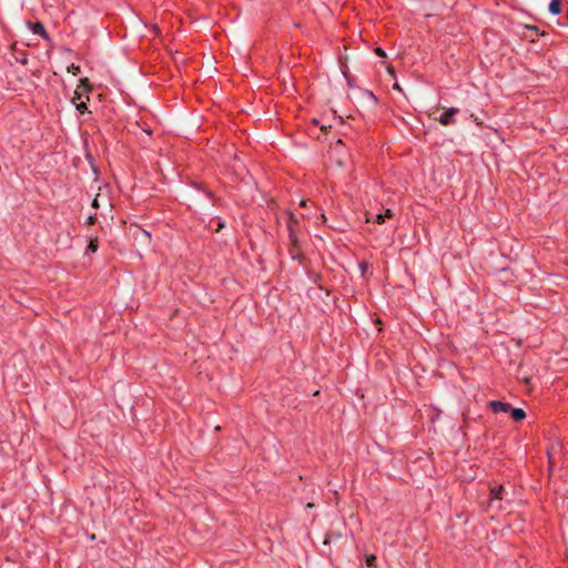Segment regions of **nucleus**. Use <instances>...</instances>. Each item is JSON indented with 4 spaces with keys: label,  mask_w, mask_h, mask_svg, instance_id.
Masks as SVG:
<instances>
[{
    "label": "nucleus",
    "mask_w": 568,
    "mask_h": 568,
    "mask_svg": "<svg viewBox=\"0 0 568 568\" xmlns=\"http://www.w3.org/2000/svg\"><path fill=\"white\" fill-rule=\"evenodd\" d=\"M286 215H287L286 229H287V233H288V241L298 240L300 235L302 233L301 221L291 211H286Z\"/></svg>",
    "instance_id": "obj_1"
},
{
    "label": "nucleus",
    "mask_w": 568,
    "mask_h": 568,
    "mask_svg": "<svg viewBox=\"0 0 568 568\" xmlns=\"http://www.w3.org/2000/svg\"><path fill=\"white\" fill-rule=\"evenodd\" d=\"M288 254L293 261H297L302 265L305 263L306 256L303 252L300 239L288 241Z\"/></svg>",
    "instance_id": "obj_2"
},
{
    "label": "nucleus",
    "mask_w": 568,
    "mask_h": 568,
    "mask_svg": "<svg viewBox=\"0 0 568 568\" xmlns=\"http://www.w3.org/2000/svg\"><path fill=\"white\" fill-rule=\"evenodd\" d=\"M460 112L458 108L452 106L446 109L436 120L444 126L456 123V115Z\"/></svg>",
    "instance_id": "obj_3"
},
{
    "label": "nucleus",
    "mask_w": 568,
    "mask_h": 568,
    "mask_svg": "<svg viewBox=\"0 0 568 568\" xmlns=\"http://www.w3.org/2000/svg\"><path fill=\"white\" fill-rule=\"evenodd\" d=\"M506 489L504 485H493L489 488L488 506H494L495 501H501L505 498Z\"/></svg>",
    "instance_id": "obj_4"
},
{
    "label": "nucleus",
    "mask_w": 568,
    "mask_h": 568,
    "mask_svg": "<svg viewBox=\"0 0 568 568\" xmlns=\"http://www.w3.org/2000/svg\"><path fill=\"white\" fill-rule=\"evenodd\" d=\"M28 28L32 31V33L40 36L44 41L51 42V37L47 32L44 26L40 21H28Z\"/></svg>",
    "instance_id": "obj_5"
},
{
    "label": "nucleus",
    "mask_w": 568,
    "mask_h": 568,
    "mask_svg": "<svg viewBox=\"0 0 568 568\" xmlns=\"http://www.w3.org/2000/svg\"><path fill=\"white\" fill-rule=\"evenodd\" d=\"M488 407L490 408V410L493 413L498 414V413H509L511 405L509 403L501 402V400H491L488 403Z\"/></svg>",
    "instance_id": "obj_6"
},
{
    "label": "nucleus",
    "mask_w": 568,
    "mask_h": 568,
    "mask_svg": "<svg viewBox=\"0 0 568 568\" xmlns=\"http://www.w3.org/2000/svg\"><path fill=\"white\" fill-rule=\"evenodd\" d=\"M191 185L197 190L203 192L209 199L213 201V204L216 205L220 202V199L214 195L212 191L205 187V185L202 182L193 181Z\"/></svg>",
    "instance_id": "obj_7"
},
{
    "label": "nucleus",
    "mask_w": 568,
    "mask_h": 568,
    "mask_svg": "<svg viewBox=\"0 0 568 568\" xmlns=\"http://www.w3.org/2000/svg\"><path fill=\"white\" fill-rule=\"evenodd\" d=\"M510 417L514 422H521L526 418V412L523 408L510 407L509 409Z\"/></svg>",
    "instance_id": "obj_8"
},
{
    "label": "nucleus",
    "mask_w": 568,
    "mask_h": 568,
    "mask_svg": "<svg viewBox=\"0 0 568 568\" xmlns=\"http://www.w3.org/2000/svg\"><path fill=\"white\" fill-rule=\"evenodd\" d=\"M551 14L557 16L562 11V0H551L548 7Z\"/></svg>",
    "instance_id": "obj_9"
},
{
    "label": "nucleus",
    "mask_w": 568,
    "mask_h": 568,
    "mask_svg": "<svg viewBox=\"0 0 568 568\" xmlns=\"http://www.w3.org/2000/svg\"><path fill=\"white\" fill-rule=\"evenodd\" d=\"M386 220L384 219V216L378 213V214H375V215H371V214H367V217H366V222L368 223H376V224H383Z\"/></svg>",
    "instance_id": "obj_10"
},
{
    "label": "nucleus",
    "mask_w": 568,
    "mask_h": 568,
    "mask_svg": "<svg viewBox=\"0 0 568 568\" xmlns=\"http://www.w3.org/2000/svg\"><path fill=\"white\" fill-rule=\"evenodd\" d=\"M365 564L368 568H376L377 567V557L373 554L365 555L364 557Z\"/></svg>",
    "instance_id": "obj_11"
},
{
    "label": "nucleus",
    "mask_w": 568,
    "mask_h": 568,
    "mask_svg": "<svg viewBox=\"0 0 568 568\" xmlns=\"http://www.w3.org/2000/svg\"><path fill=\"white\" fill-rule=\"evenodd\" d=\"M98 247H99V241L98 239H91L89 241V244L87 246V250H85V253H95L98 251Z\"/></svg>",
    "instance_id": "obj_12"
},
{
    "label": "nucleus",
    "mask_w": 568,
    "mask_h": 568,
    "mask_svg": "<svg viewBox=\"0 0 568 568\" xmlns=\"http://www.w3.org/2000/svg\"><path fill=\"white\" fill-rule=\"evenodd\" d=\"M341 537H342V535L339 532L327 531L325 534V538H324V542L323 544L324 545H329L333 539H337V538H341Z\"/></svg>",
    "instance_id": "obj_13"
},
{
    "label": "nucleus",
    "mask_w": 568,
    "mask_h": 568,
    "mask_svg": "<svg viewBox=\"0 0 568 568\" xmlns=\"http://www.w3.org/2000/svg\"><path fill=\"white\" fill-rule=\"evenodd\" d=\"M75 104V109L81 113V114H84L85 112H88V105H87V102L85 101H81L80 103H74Z\"/></svg>",
    "instance_id": "obj_14"
},
{
    "label": "nucleus",
    "mask_w": 568,
    "mask_h": 568,
    "mask_svg": "<svg viewBox=\"0 0 568 568\" xmlns=\"http://www.w3.org/2000/svg\"><path fill=\"white\" fill-rule=\"evenodd\" d=\"M68 71L70 73H72L73 75H78L80 72H81V68L80 65H77L74 63H71L69 67H68Z\"/></svg>",
    "instance_id": "obj_15"
},
{
    "label": "nucleus",
    "mask_w": 568,
    "mask_h": 568,
    "mask_svg": "<svg viewBox=\"0 0 568 568\" xmlns=\"http://www.w3.org/2000/svg\"><path fill=\"white\" fill-rule=\"evenodd\" d=\"M79 82H80V85H79V87H83V88H85L88 91H90V90H91V84H90V81H89V79H88V78H82V79H80V81H79Z\"/></svg>",
    "instance_id": "obj_16"
},
{
    "label": "nucleus",
    "mask_w": 568,
    "mask_h": 568,
    "mask_svg": "<svg viewBox=\"0 0 568 568\" xmlns=\"http://www.w3.org/2000/svg\"><path fill=\"white\" fill-rule=\"evenodd\" d=\"M374 52L379 58H386V52L383 48L377 47L374 49Z\"/></svg>",
    "instance_id": "obj_17"
},
{
    "label": "nucleus",
    "mask_w": 568,
    "mask_h": 568,
    "mask_svg": "<svg viewBox=\"0 0 568 568\" xmlns=\"http://www.w3.org/2000/svg\"><path fill=\"white\" fill-rule=\"evenodd\" d=\"M381 214L384 216L385 220L386 219H392L394 216V213H393V211L390 209H386L385 212L381 213Z\"/></svg>",
    "instance_id": "obj_18"
},
{
    "label": "nucleus",
    "mask_w": 568,
    "mask_h": 568,
    "mask_svg": "<svg viewBox=\"0 0 568 568\" xmlns=\"http://www.w3.org/2000/svg\"><path fill=\"white\" fill-rule=\"evenodd\" d=\"M526 28H527L528 30H531V31H532V32H535L536 34H541V36H544V34H545L544 32H542V33H539V28H538L537 26H526Z\"/></svg>",
    "instance_id": "obj_19"
},
{
    "label": "nucleus",
    "mask_w": 568,
    "mask_h": 568,
    "mask_svg": "<svg viewBox=\"0 0 568 568\" xmlns=\"http://www.w3.org/2000/svg\"><path fill=\"white\" fill-rule=\"evenodd\" d=\"M95 222H97L95 215H90L87 220V224H89V225H93V224H95Z\"/></svg>",
    "instance_id": "obj_20"
},
{
    "label": "nucleus",
    "mask_w": 568,
    "mask_h": 568,
    "mask_svg": "<svg viewBox=\"0 0 568 568\" xmlns=\"http://www.w3.org/2000/svg\"><path fill=\"white\" fill-rule=\"evenodd\" d=\"M224 226V222L221 219H217V226L215 229V232H220Z\"/></svg>",
    "instance_id": "obj_21"
},
{
    "label": "nucleus",
    "mask_w": 568,
    "mask_h": 568,
    "mask_svg": "<svg viewBox=\"0 0 568 568\" xmlns=\"http://www.w3.org/2000/svg\"><path fill=\"white\" fill-rule=\"evenodd\" d=\"M81 97H82L81 93L78 90H75L74 91V97L72 99V102L75 103V100H80Z\"/></svg>",
    "instance_id": "obj_22"
},
{
    "label": "nucleus",
    "mask_w": 568,
    "mask_h": 568,
    "mask_svg": "<svg viewBox=\"0 0 568 568\" xmlns=\"http://www.w3.org/2000/svg\"><path fill=\"white\" fill-rule=\"evenodd\" d=\"M440 413H442V412H440L439 409H436V414H435V416H434V417H432V420H433V422H435V419L439 418Z\"/></svg>",
    "instance_id": "obj_23"
},
{
    "label": "nucleus",
    "mask_w": 568,
    "mask_h": 568,
    "mask_svg": "<svg viewBox=\"0 0 568 568\" xmlns=\"http://www.w3.org/2000/svg\"><path fill=\"white\" fill-rule=\"evenodd\" d=\"M387 71H388V73H389L390 75L395 77V70H394V68H393V67H390V65H389V67L387 68Z\"/></svg>",
    "instance_id": "obj_24"
},
{
    "label": "nucleus",
    "mask_w": 568,
    "mask_h": 568,
    "mask_svg": "<svg viewBox=\"0 0 568 568\" xmlns=\"http://www.w3.org/2000/svg\"><path fill=\"white\" fill-rule=\"evenodd\" d=\"M393 89H394V90H397V91H402V88H400V85H399L398 83H395V84L393 85Z\"/></svg>",
    "instance_id": "obj_25"
},
{
    "label": "nucleus",
    "mask_w": 568,
    "mask_h": 568,
    "mask_svg": "<svg viewBox=\"0 0 568 568\" xmlns=\"http://www.w3.org/2000/svg\"><path fill=\"white\" fill-rule=\"evenodd\" d=\"M92 206L93 207H98L99 206V202H98L97 197L92 201Z\"/></svg>",
    "instance_id": "obj_26"
},
{
    "label": "nucleus",
    "mask_w": 568,
    "mask_h": 568,
    "mask_svg": "<svg viewBox=\"0 0 568 568\" xmlns=\"http://www.w3.org/2000/svg\"><path fill=\"white\" fill-rule=\"evenodd\" d=\"M327 129H331V125H328V126H326V125H322V126H321V130H322V131H324V132H326V131H327Z\"/></svg>",
    "instance_id": "obj_27"
},
{
    "label": "nucleus",
    "mask_w": 568,
    "mask_h": 568,
    "mask_svg": "<svg viewBox=\"0 0 568 568\" xmlns=\"http://www.w3.org/2000/svg\"><path fill=\"white\" fill-rule=\"evenodd\" d=\"M361 268H362V271L364 272V271L367 268V264H366V263H362V264H361Z\"/></svg>",
    "instance_id": "obj_28"
},
{
    "label": "nucleus",
    "mask_w": 568,
    "mask_h": 568,
    "mask_svg": "<svg viewBox=\"0 0 568 568\" xmlns=\"http://www.w3.org/2000/svg\"><path fill=\"white\" fill-rule=\"evenodd\" d=\"M312 507H314V504L308 503V504L306 505V508H308V509H312Z\"/></svg>",
    "instance_id": "obj_29"
},
{
    "label": "nucleus",
    "mask_w": 568,
    "mask_h": 568,
    "mask_svg": "<svg viewBox=\"0 0 568 568\" xmlns=\"http://www.w3.org/2000/svg\"><path fill=\"white\" fill-rule=\"evenodd\" d=\"M301 206H305L306 205V201L305 200H302L301 203H300Z\"/></svg>",
    "instance_id": "obj_30"
},
{
    "label": "nucleus",
    "mask_w": 568,
    "mask_h": 568,
    "mask_svg": "<svg viewBox=\"0 0 568 568\" xmlns=\"http://www.w3.org/2000/svg\"><path fill=\"white\" fill-rule=\"evenodd\" d=\"M312 122L317 125L318 124V120L317 119H313Z\"/></svg>",
    "instance_id": "obj_31"
},
{
    "label": "nucleus",
    "mask_w": 568,
    "mask_h": 568,
    "mask_svg": "<svg viewBox=\"0 0 568 568\" xmlns=\"http://www.w3.org/2000/svg\"><path fill=\"white\" fill-rule=\"evenodd\" d=\"M320 278H321V275H320V274H317V275H316V280H315L314 282H315V283H317V280H320Z\"/></svg>",
    "instance_id": "obj_32"
}]
</instances>
